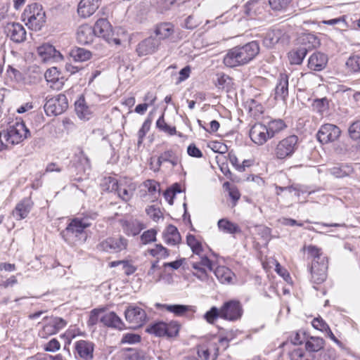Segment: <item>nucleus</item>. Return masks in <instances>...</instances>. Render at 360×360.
Segmentation results:
<instances>
[{"instance_id": "obj_63", "label": "nucleus", "mask_w": 360, "mask_h": 360, "mask_svg": "<svg viewBox=\"0 0 360 360\" xmlns=\"http://www.w3.org/2000/svg\"><path fill=\"white\" fill-rule=\"evenodd\" d=\"M312 326L314 328L321 331H328L329 330L328 325L321 319L316 318L312 321Z\"/></svg>"}, {"instance_id": "obj_59", "label": "nucleus", "mask_w": 360, "mask_h": 360, "mask_svg": "<svg viewBox=\"0 0 360 360\" xmlns=\"http://www.w3.org/2000/svg\"><path fill=\"white\" fill-rule=\"evenodd\" d=\"M147 214L154 221H158L161 217L162 214L159 208L155 206H150L146 210Z\"/></svg>"}, {"instance_id": "obj_61", "label": "nucleus", "mask_w": 360, "mask_h": 360, "mask_svg": "<svg viewBox=\"0 0 360 360\" xmlns=\"http://www.w3.org/2000/svg\"><path fill=\"white\" fill-rule=\"evenodd\" d=\"M60 348V344L58 340L56 338H52L44 345V349L46 352H55L59 350Z\"/></svg>"}, {"instance_id": "obj_53", "label": "nucleus", "mask_w": 360, "mask_h": 360, "mask_svg": "<svg viewBox=\"0 0 360 360\" xmlns=\"http://www.w3.org/2000/svg\"><path fill=\"white\" fill-rule=\"evenodd\" d=\"M156 126L159 129L169 134V135H174L176 133V130L174 127H170L165 122L163 115L157 120Z\"/></svg>"}, {"instance_id": "obj_20", "label": "nucleus", "mask_w": 360, "mask_h": 360, "mask_svg": "<svg viewBox=\"0 0 360 360\" xmlns=\"http://www.w3.org/2000/svg\"><path fill=\"white\" fill-rule=\"evenodd\" d=\"M94 36L102 37L108 41H110L112 34V26L109 21L105 18L98 19L94 27Z\"/></svg>"}, {"instance_id": "obj_28", "label": "nucleus", "mask_w": 360, "mask_h": 360, "mask_svg": "<svg viewBox=\"0 0 360 360\" xmlns=\"http://www.w3.org/2000/svg\"><path fill=\"white\" fill-rule=\"evenodd\" d=\"M288 96V76L286 74H281L278 83L275 88V98L285 101Z\"/></svg>"}, {"instance_id": "obj_27", "label": "nucleus", "mask_w": 360, "mask_h": 360, "mask_svg": "<svg viewBox=\"0 0 360 360\" xmlns=\"http://www.w3.org/2000/svg\"><path fill=\"white\" fill-rule=\"evenodd\" d=\"M37 52L41 59L45 62L51 59L58 60V58L61 59L63 58L60 52L56 51L53 46L49 44H45L38 47Z\"/></svg>"}, {"instance_id": "obj_64", "label": "nucleus", "mask_w": 360, "mask_h": 360, "mask_svg": "<svg viewBox=\"0 0 360 360\" xmlns=\"http://www.w3.org/2000/svg\"><path fill=\"white\" fill-rule=\"evenodd\" d=\"M291 360H309L305 357L304 352L301 349H294L290 353Z\"/></svg>"}, {"instance_id": "obj_49", "label": "nucleus", "mask_w": 360, "mask_h": 360, "mask_svg": "<svg viewBox=\"0 0 360 360\" xmlns=\"http://www.w3.org/2000/svg\"><path fill=\"white\" fill-rule=\"evenodd\" d=\"M192 268L194 269L193 275L197 277L201 281H205L208 278L207 273L204 267L200 266V264L193 262L191 264Z\"/></svg>"}, {"instance_id": "obj_47", "label": "nucleus", "mask_w": 360, "mask_h": 360, "mask_svg": "<svg viewBox=\"0 0 360 360\" xmlns=\"http://www.w3.org/2000/svg\"><path fill=\"white\" fill-rule=\"evenodd\" d=\"M186 242L188 245L191 248L193 253L200 255L202 251L201 243L195 238V236L189 234L187 236Z\"/></svg>"}, {"instance_id": "obj_16", "label": "nucleus", "mask_w": 360, "mask_h": 360, "mask_svg": "<svg viewBox=\"0 0 360 360\" xmlns=\"http://www.w3.org/2000/svg\"><path fill=\"white\" fill-rule=\"evenodd\" d=\"M158 306L176 316H185L188 319H193V314L196 311V307L192 305L165 304Z\"/></svg>"}, {"instance_id": "obj_14", "label": "nucleus", "mask_w": 360, "mask_h": 360, "mask_svg": "<svg viewBox=\"0 0 360 360\" xmlns=\"http://www.w3.org/2000/svg\"><path fill=\"white\" fill-rule=\"evenodd\" d=\"M250 137L256 144L262 146L271 139L267 127L261 123L255 124L250 130Z\"/></svg>"}, {"instance_id": "obj_10", "label": "nucleus", "mask_w": 360, "mask_h": 360, "mask_svg": "<svg viewBox=\"0 0 360 360\" xmlns=\"http://www.w3.org/2000/svg\"><path fill=\"white\" fill-rule=\"evenodd\" d=\"M221 319L235 321L240 319L243 315V307L239 301L229 300L220 307Z\"/></svg>"}, {"instance_id": "obj_5", "label": "nucleus", "mask_w": 360, "mask_h": 360, "mask_svg": "<svg viewBox=\"0 0 360 360\" xmlns=\"http://www.w3.org/2000/svg\"><path fill=\"white\" fill-rule=\"evenodd\" d=\"M298 147V137L295 135L289 136L280 141L274 150L277 159L283 160L290 158Z\"/></svg>"}, {"instance_id": "obj_50", "label": "nucleus", "mask_w": 360, "mask_h": 360, "mask_svg": "<svg viewBox=\"0 0 360 360\" xmlns=\"http://www.w3.org/2000/svg\"><path fill=\"white\" fill-rule=\"evenodd\" d=\"M346 65L350 71L357 72L360 71V55L351 56L346 62Z\"/></svg>"}, {"instance_id": "obj_40", "label": "nucleus", "mask_w": 360, "mask_h": 360, "mask_svg": "<svg viewBox=\"0 0 360 360\" xmlns=\"http://www.w3.org/2000/svg\"><path fill=\"white\" fill-rule=\"evenodd\" d=\"M71 56L75 61L83 62L88 60L91 57V53L83 48H76L71 51Z\"/></svg>"}, {"instance_id": "obj_58", "label": "nucleus", "mask_w": 360, "mask_h": 360, "mask_svg": "<svg viewBox=\"0 0 360 360\" xmlns=\"http://www.w3.org/2000/svg\"><path fill=\"white\" fill-rule=\"evenodd\" d=\"M151 121L149 119H147L144 121L142 124L141 128L138 131L139 141L138 144H141L143 141L144 136L146 133L149 131L150 127Z\"/></svg>"}, {"instance_id": "obj_32", "label": "nucleus", "mask_w": 360, "mask_h": 360, "mask_svg": "<svg viewBox=\"0 0 360 360\" xmlns=\"http://www.w3.org/2000/svg\"><path fill=\"white\" fill-rule=\"evenodd\" d=\"M328 172L336 178L348 176L354 172V169L349 164H338L328 169Z\"/></svg>"}, {"instance_id": "obj_11", "label": "nucleus", "mask_w": 360, "mask_h": 360, "mask_svg": "<svg viewBox=\"0 0 360 360\" xmlns=\"http://www.w3.org/2000/svg\"><path fill=\"white\" fill-rule=\"evenodd\" d=\"M90 226V224L84 219H74L68 224L65 231L62 232L63 236H70L75 235L78 237V241L84 242L86 239V235L84 229Z\"/></svg>"}, {"instance_id": "obj_6", "label": "nucleus", "mask_w": 360, "mask_h": 360, "mask_svg": "<svg viewBox=\"0 0 360 360\" xmlns=\"http://www.w3.org/2000/svg\"><path fill=\"white\" fill-rule=\"evenodd\" d=\"M43 321L44 326L39 331V336L44 339L58 333L67 325L65 320L58 316H45Z\"/></svg>"}, {"instance_id": "obj_51", "label": "nucleus", "mask_w": 360, "mask_h": 360, "mask_svg": "<svg viewBox=\"0 0 360 360\" xmlns=\"http://www.w3.org/2000/svg\"><path fill=\"white\" fill-rule=\"evenodd\" d=\"M223 188L229 192V197L232 199L233 204L236 205L240 197V194L237 188L232 186L229 181L224 183Z\"/></svg>"}, {"instance_id": "obj_56", "label": "nucleus", "mask_w": 360, "mask_h": 360, "mask_svg": "<svg viewBox=\"0 0 360 360\" xmlns=\"http://www.w3.org/2000/svg\"><path fill=\"white\" fill-rule=\"evenodd\" d=\"M308 335L304 330H299L293 334L290 337V341L293 345H302L303 342H306Z\"/></svg>"}, {"instance_id": "obj_44", "label": "nucleus", "mask_w": 360, "mask_h": 360, "mask_svg": "<svg viewBox=\"0 0 360 360\" xmlns=\"http://www.w3.org/2000/svg\"><path fill=\"white\" fill-rule=\"evenodd\" d=\"M119 265H122V269L124 271V273L127 276L134 274L136 270V268L134 266L125 260L113 261L109 264L110 267H115Z\"/></svg>"}, {"instance_id": "obj_55", "label": "nucleus", "mask_w": 360, "mask_h": 360, "mask_svg": "<svg viewBox=\"0 0 360 360\" xmlns=\"http://www.w3.org/2000/svg\"><path fill=\"white\" fill-rule=\"evenodd\" d=\"M104 313V309H94L91 311L87 324L89 326H93L101 321V314Z\"/></svg>"}, {"instance_id": "obj_15", "label": "nucleus", "mask_w": 360, "mask_h": 360, "mask_svg": "<svg viewBox=\"0 0 360 360\" xmlns=\"http://www.w3.org/2000/svg\"><path fill=\"white\" fill-rule=\"evenodd\" d=\"M109 184L108 189L110 188L111 191H116L119 197L124 201H128L131 198L136 189V186L134 184L126 186L118 184L117 181L114 178H109Z\"/></svg>"}, {"instance_id": "obj_39", "label": "nucleus", "mask_w": 360, "mask_h": 360, "mask_svg": "<svg viewBox=\"0 0 360 360\" xmlns=\"http://www.w3.org/2000/svg\"><path fill=\"white\" fill-rule=\"evenodd\" d=\"M124 231L127 235L136 236L143 229V226L138 221H125L122 224Z\"/></svg>"}, {"instance_id": "obj_18", "label": "nucleus", "mask_w": 360, "mask_h": 360, "mask_svg": "<svg viewBox=\"0 0 360 360\" xmlns=\"http://www.w3.org/2000/svg\"><path fill=\"white\" fill-rule=\"evenodd\" d=\"M77 355L82 360H92L94 359V344L88 340H78L75 344Z\"/></svg>"}, {"instance_id": "obj_8", "label": "nucleus", "mask_w": 360, "mask_h": 360, "mask_svg": "<svg viewBox=\"0 0 360 360\" xmlns=\"http://www.w3.org/2000/svg\"><path fill=\"white\" fill-rule=\"evenodd\" d=\"M126 321L132 328H139L144 325L147 320V315L142 308L131 304L127 307L124 311Z\"/></svg>"}, {"instance_id": "obj_57", "label": "nucleus", "mask_w": 360, "mask_h": 360, "mask_svg": "<svg viewBox=\"0 0 360 360\" xmlns=\"http://www.w3.org/2000/svg\"><path fill=\"white\" fill-rule=\"evenodd\" d=\"M157 232L154 229H150L144 231L141 236V240L143 244H148L149 243L156 240Z\"/></svg>"}, {"instance_id": "obj_41", "label": "nucleus", "mask_w": 360, "mask_h": 360, "mask_svg": "<svg viewBox=\"0 0 360 360\" xmlns=\"http://www.w3.org/2000/svg\"><path fill=\"white\" fill-rule=\"evenodd\" d=\"M219 348L217 345H211L210 347L206 349H202L198 351L200 357L205 360H214L218 356Z\"/></svg>"}, {"instance_id": "obj_3", "label": "nucleus", "mask_w": 360, "mask_h": 360, "mask_svg": "<svg viewBox=\"0 0 360 360\" xmlns=\"http://www.w3.org/2000/svg\"><path fill=\"white\" fill-rule=\"evenodd\" d=\"M301 43L302 46L289 52L288 58L290 64L300 65L309 50L316 48L320 44L318 38L311 34L303 35L301 37Z\"/></svg>"}, {"instance_id": "obj_52", "label": "nucleus", "mask_w": 360, "mask_h": 360, "mask_svg": "<svg viewBox=\"0 0 360 360\" xmlns=\"http://www.w3.org/2000/svg\"><path fill=\"white\" fill-rule=\"evenodd\" d=\"M348 134L354 141L359 140L360 139V119L354 121L349 127Z\"/></svg>"}, {"instance_id": "obj_34", "label": "nucleus", "mask_w": 360, "mask_h": 360, "mask_svg": "<svg viewBox=\"0 0 360 360\" xmlns=\"http://www.w3.org/2000/svg\"><path fill=\"white\" fill-rule=\"evenodd\" d=\"M219 229L226 233L235 234L240 233L241 229L239 226L226 218L221 219L217 222Z\"/></svg>"}, {"instance_id": "obj_12", "label": "nucleus", "mask_w": 360, "mask_h": 360, "mask_svg": "<svg viewBox=\"0 0 360 360\" xmlns=\"http://www.w3.org/2000/svg\"><path fill=\"white\" fill-rule=\"evenodd\" d=\"M341 134L340 128L332 124H323L319 129L316 136L322 144H326L336 141Z\"/></svg>"}, {"instance_id": "obj_45", "label": "nucleus", "mask_w": 360, "mask_h": 360, "mask_svg": "<svg viewBox=\"0 0 360 360\" xmlns=\"http://www.w3.org/2000/svg\"><path fill=\"white\" fill-rule=\"evenodd\" d=\"M203 318L208 323L214 324L218 318H221V309L213 306L204 314Z\"/></svg>"}, {"instance_id": "obj_29", "label": "nucleus", "mask_w": 360, "mask_h": 360, "mask_svg": "<svg viewBox=\"0 0 360 360\" xmlns=\"http://www.w3.org/2000/svg\"><path fill=\"white\" fill-rule=\"evenodd\" d=\"M44 77L47 82L51 83L50 87L53 89H60L63 85V78L60 77L59 71L55 67L48 69L44 74Z\"/></svg>"}, {"instance_id": "obj_17", "label": "nucleus", "mask_w": 360, "mask_h": 360, "mask_svg": "<svg viewBox=\"0 0 360 360\" xmlns=\"http://www.w3.org/2000/svg\"><path fill=\"white\" fill-rule=\"evenodd\" d=\"M6 36L15 43H21L26 39V30L18 22H10L5 27Z\"/></svg>"}, {"instance_id": "obj_26", "label": "nucleus", "mask_w": 360, "mask_h": 360, "mask_svg": "<svg viewBox=\"0 0 360 360\" xmlns=\"http://www.w3.org/2000/svg\"><path fill=\"white\" fill-rule=\"evenodd\" d=\"M328 63V57L321 52L314 53L308 60V68L314 71L323 70Z\"/></svg>"}, {"instance_id": "obj_24", "label": "nucleus", "mask_w": 360, "mask_h": 360, "mask_svg": "<svg viewBox=\"0 0 360 360\" xmlns=\"http://www.w3.org/2000/svg\"><path fill=\"white\" fill-rule=\"evenodd\" d=\"M101 323L105 326L117 330L124 329V323L122 320L113 311H110L102 314L101 316Z\"/></svg>"}, {"instance_id": "obj_38", "label": "nucleus", "mask_w": 360, "mask_h": 360, "mask_svg": "<svg viewBox=\"0 0 360 360\" xmlns=\"http://www.w3.org/2000/svg\"><path fill=\"white\" fill-rule=\"evenodd\" d=\"M324 342L323 338L308 336L305 343L306 349L311 352H318L323 348Z\"/></svg>"}, {"instance_id": "obj_31", "label": "nucleus", "mask_w": 360, "mask_h": 360, "mask_svg": "<svg viewBox=\"0 0 360 360\" xmlns=\"http://www.w3.org/2000/svg\"><path fill=\"white\" fill-rule=\"evenodd\" d=\"M163 239L169 245H176L181 241V236L178 229L174 225H169L163 233Z\"/></svg>"}, {"instance_id": "obj_46", "label": "nucleus", "mask_w": 360, "mask_h": 360, "mask_svg": "<svg viewBox=\"0 0 360 360\" xmlns=\"http://www.w3.org/2000/svg\"><path fill=\"white\" fill-rule=\"evenodd\" d=\"M122 353L123 358L125 360H146L141 352L133 348L124 349Z\"/></svg>"}, {"instance_id": "obj_43", "label": "nucleus", "mask_w": 360, "mask_h": 360, "mask_svg": "<svg viewBox=\"0 0 360 360\" xmlns=\"http://www.w3.org/2000/svg\"><path fill=\"white\" fill-rule=\"evenodd\" d=\"M267 129L269 131L270 136L274 137L276 133L282 131L286 127L282 120H274L269 122Z\"/></svg>"}, {"instance_id": "obj_60", "label": "nucleus", "mask_w": 360, "mask_h": 360, "mask_svg": "<svg viewBox=\"0 0 360 360\" xmlns=\"http://www.w3.org/2000/svg\"><path fill=\"white\" fill-rule=\"evenodd\" d=\"M143 186L151 195H154L159 191V184L154 180L148 179L146 181L143 183Z\"/></svg>"}, {"instance_id": "obj_23", "label": "nucleus", "mask_w": 360, "mask_h": 360, "mask_svg": "<svg viewBox=\"0 0 360 360\" xmlns=\"http://www.w3.org/2000/svg\"><path fill=\"white\" fill-rule=\"evenodd\" d=\"M159 45V39L154 37H148L138 44L136 52L140 56L151 54L158 49Z\"/></svg>"}, {"instance_id": "obj_62", "label": "nucleus", "mask_w": 360, "mask_h": 360, "mask_svg": "<svg viewBox=\"0 0 360 360\" xmlns=\"http://www.w3.org/2000/svg\"><path fill=\"white\" fill-rule=\"evenodd\" d=\"M141 337L139 335L134 333H127L123 335L121 342L134 344L140 342Z\"/></svg>"}, {"instance_id": "obj_30", "label": "nucleus", "mask_w": 360, "mask_h": 360, "mask_svg": "<svg viewBox=\"0 0 360 360\" xmlns=\"http://www.w3.org/2000/svg\"><path fill=\"white\" fill-rule=\"evenodd\" d=\"M264 10V2L260 0H251L247 2L244 6L245 14L250 18L262 14Z\"/></svg>"}, {"instance_id": "obj_25", "label": "nucleus", "mask_w": 360, "mask_h": 360, "mask_svg": "<svg viewBox=\"0 0 360 360\" xmlns=\"http://www.w3.org/2000/svg\"><path fill=\"white\" fill-rule=\"evenodd\" d=\"M95 38L93 27L84 24L80 25L77 30V40L81 44H89L91 43Z\"/></svg>"}, {"instance_id": "obj_2", "label": "nucleus", "mask_w": 360, "mask_h": 360, "mask_svg": "<svg viewBox=\"0 0 360 360\" xmlns=\"http://www.w3.org/2000/svg\"><path fill=\"white\" fill-rule=\"evenodd\" d=\"M22 20L30 29L41 30L46 22V14L42 6L37 3L28 5L22 14Z\"/></svg>"}, {"instance_id": "obj_48", "label": "nucleus", "mask_w": 360, "mask_h": 360, "mask_svg": "<svg viewBox=\"0 0 360 360\" xmlns=\"http://www.w3.org/2000/svg\"><path fill=\"white\" fill-rule=\"evenodd\" d=\"M271 8L275 11H285L292 0H268Z\"/></svg>"}, {"instance_id": "obj_9", "label": "nucleus", "mask_w": 360, "mask_h": 360, "mask_svg": "<svg viewBox=\"0 0 360 360\" xmlns=\"http://www.w3.org/2000/svg\"><path fill=\"white\" fill-rule=\"evenodd\" d=\"M179 330V326L176 323L171 322L166 323L159 321L150 324L146 329V332L153 334L156 336L174 337L177 335Z\"/></svg>"}, {"instance_id": "obj_54", "label": "nucleus", "mask_w": 360, "mask_h": 360, "mask_svg": "<svg viewBox=\"0 0 360 360\" xmlns=\"http://www.w3.org/2000/svg\"><path fill=\"white\" fill-rule=\"evenodd\" d=\"M149 253L158 258H166L169 256V250L161 244H157L154 248L148 250Z\"/></svg>"}, {"instance_id": "obj_33", "label": "nucleus", "mask_w": 360, "mask_h": 360, "mask_svg": "<svg viewBox=\"0 0 360 360\" xmlns=\"http://www.w3.org/2000/svg\"><path fill=\"white\" fill-rule=\"evenodd\" d=\"M214 273L219 281L223 284L231 283L234 276V274L231 270L224 266H217Z\"/></svg>"}, {"instance_id": "obj_19", "label": "nucleus", "mask_w": 360, "mask_h": 360, "mask_svg": "<svg viewBox=\"0 0 360 360\" xmlns=\"http://www.w3.org/2000/svg\"><path fill=\"white\" fill-rule=\"evenodd\" d=\"M328 262H312L310 268L311 281L316 284L322 283L327 278Z\"/></svg>"}, {"instance_id": "obj_1", "label": "nucleus", "mask_w": 360, "mask_h": 360, "mask_svg": "<svg viewBox=\"0 0 360 360\" xmlns=\"http://www.w3.org/2000/svg\"><path fill=\"white\" fill-rule=\"evenodd\" d=\"M259 52V44L256 41L229 49L224 57V63L229 68H235L248 63Z\"/></svg>"}, {"instance_id": "obj_42", "label": "nucleus", "mask_w": 360, "mask_h": 360, "mask_svg": "<svg viewBox=\"0 0 360 360\" xmlns=\"http://www.w3.org/2000/svg\"><path fill=\"white\" fill-rule=\"evenodd\" d=\"M306 248L309 255L312 257V262L322 263V260L324 262H328L327 258L323 255L321 249L314 245H309Z\"/></svg>"}, {"instance_id": "obj_22", "label": "nucleus", "mask_w": 360, "mask_h": 360, "mask_svg": "<svg viewBox=\"0 0 360 360\" xmlns=\"http://www.w3.org/2000/svg\"><path fill=\"white\" fill-rule=\"evenodd\" d=\"M33 202L30 198H25L20 201L13 211V216L17 220L26 218L33 207Z\"/></svg>"}, {"instance_id": "obj_4", "label": "nucleus", "mask_w": 360, "mask_h": 360, "mask_svg": "<svg viewBox=\"0 0 360 360\" xmlns=\"http://www.w3.org/2000/svg\"><path fill=\"white\" fill-rule=\"evenodd\" d=\"M3 136L6 142L15 145L30 136L31 134L22 121H17L9 127L7 131L3 132Z\"/></svg>"}, {"instance_id": "obj_35", "label": "nucleus", "mask_w": 360, "mask_h": 360, "mask_svg": "<svg viewBox=\"0 0 360 360\" xmlns=\"http://www.w3.org/2000/svg\"><path fill=\"white\" fill-rule=\"evenodd\" d=\"M174 33V27L172 23L163 22L157 25L155 34L160 39L169 38Z\"/></svg>"}, {"instance_id": "obj_13", "label": "nucleus", "mask_w": 360, "mask_h": 360, "mask_svg": "<svg viewBox=\"0 0 360 360\" xmlns=\"http://www.w3.org/2000/svg\"><path fill=\"white\" fill-rule=\"evenodd\" d=\"M127 245L128 240L123 236H120L106 238L99 243L98 248L103 251L115 253L125 250Z\"/></svg>"}, {"instance_id": "obj_37", "label": "nucleus", "mask_w": 360, "mask_h": 360, "mask_svg": "<svg viewBox=\"0 0 360 360\" xmlns=\"http://www.w3.org/2000/svg\"><path fill=\"white\" fill-rule=\"evenodd\" d=\"M75 112L80 119L89 120L91 114L90 108L86 105L84 98H79L75 102Z\"/></svg>"}, {"instance_id": "obj_7", "label": "nucleus", "mask_w": 360, "mask_h": 360, "mask_svg": "<svg viewBox=\"0 0 360 360\" xmlns=\"http://www.w3.org/2000/svg\"><path fill=\"white\" fill-rule=\"evenodd\" d=\"M68 108V98L64 94L46 98L44 108L48 116H56L62 114Z\"/></svg>"}, {"instance_id": "obj_36", "label": "nucleus", "mask_w": 360, "mask_h": 360, "mask_svg": "<svg viewBox=\"0 0 360 360\" xmlns=\"http://www.w3.org/2000/svg\"><path fill=\"white\" fill-rule=\"evenodd\" d=\"M283 33L279 29H274L268 31L263 39V44L266 48H272L280 40Z\"/></svg>"}, {"instance_id": "obj_21", "label": "nucleus", "mask_w": 360, "mask_h": 360, "mask_svg": "<svg viewBox=\"0 0 360 360\" xmlns=\"http://www.w3.org/2000/svg\"><path fill=\"white\" fill-rule=\"evenodd\" d=\"M101 0H80L77 6L78 15L82 18L92 15L100 6Z\"/></svg>"}]
</instances>
